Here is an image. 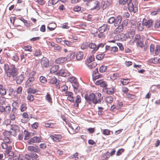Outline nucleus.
Wrapping results in <instances>:
<instances>
[{
    "instance_id": "36",
    "label": "nucleus",
    "mask_w": 160,
    "mask_h": 160,
    "mask_svg": "<svg viewBox=\"0 0 160 160\" xmlns=\"http://www.w3.org/2000/svg\"><path fill=\"white\" fill-rule=\"evenodd\" d=\"M68 80L71 83H73L74 82H75L77 80V78L75 77L72 76V77H69L68 78Z\"/></svg>"
},
{
    "instance_id": "27",
    "label": "nucleus",
    "mask_w": 160,
    "mask_h": 160,
    "mask_svg": "<svg viewBox=\"0 0 160 160\" xmlns=\"http://www.w3.org/2000/svg\"><path fill=\"white\" fill-rule=\"evenodd\" d=\"M160 27V19H157L155 22L154 28L155 29L158 28Z\"/></svg>"
},
{
    "instance_id": "64",
    "label": "nucleus",
    "mask_w": 160,
    "mask_h": 160,
    "mask_svg": "<svg viewBox=\"0 0 160 160\" xmlns=\"http://www.w3.org/2000/svg\"><path fill=\"white\" fill-rule=\"evenodd\" d=\"M155 46L154 44H151L150 46V51L151 52H153L154 50Z\"/></svg>"
},
{
    "instance_id": "11",
    "label": "nucleus",
    "mask_w": 160,
    "mask_h": 160,
    "mask_svg": "<svg viewBox=\"0 0 160 160\" xmlns=\"http://www.w3.org/2000/svg\"><path fill=\"white\" fill-rule=\"evenodd\" d=\"M76 55V53L75 52H70L66 57L67 58V61H70L73 59Z\"/></svg>"
},
{
    "instance_id": "30",
    "label": "nucleus",
    "mask_w": 160,
    "mask_h": 160,
    "mask_svg": "<svg viewBox=\"0 0 160 160\" xmlns=\"http://www.w3.org/2000/svg\"><path fill=\"white\" fill-rule=\"evenodd\" d=\"M156 49L154 50L155 53L156 55H157L159 54L160 52V45H157L156 46Z\"/></svg>"
},
{
    "instance_id": "20",
    "label": "nucleus",
    "mask_w": 160,
    "mask_h": 160,
    "mask_svg": "<svg viewBox=\"0 0 160 160\" xmlns=\"http://www.w3.org/2000/svg\"><path fill=\"white\" fill-rule=\"evenodd\" d=\"M104 52L101 53L97 54L96 57V58L98 60H102L104 58L105 54Z\"/></svg>"
},
{
    "instance_id": "23",
    "label": "nucleus",
    "mask_w": 160,
    "mask_h": 160,
    "mask_svg": "<svg viewBox=\"0 0 160 160\" xmlns=\"http://www.w3.org/2000/svg\"><path fill=\"white\" fill-rule=\"evenodd\" d=\"M113 100V98L112 96H107L106 98L105 101L108 103H111L112 102Z\"/></svg>"
},
{
    "instance_id": "46",
    "label": "nucleus",
    "mask_w": 160,
    "mask_h": 160,
    "mask_svg": "<svg viewBox=\"0 0 160 160\" xmlns=\"http://www.w3.org/2000/svg\"><path fill=\"white\" fill-rule=\"evenodd\" d=\"M118 48L116 46H113L111 47L110 51L111 52H115L118 51Z\"/></svg>"
},
{
    "instance_id": "38",
    "label": "nucleus",
    "mask_w": 160,
    "mask_h": 160,
    "mask_svg": "<svg viewBox=\"0 0 160 160\" xmlns=\"http://www.w3.org/2000/svg\"><path fill=\"white\" fill-rule=\"evenodd\" d=\"M27 104L26 103H23L21 105L20 107V110L21 112H23L27 109Z\"/></svg>"
},
{
    "instance_id": "26",
    "label": "nucleus",
    "mask_w": 160,
    "mask_h": 160,
    "mask_svg": "<svg viewBox=\"0 0 160 160\" xmlns=\"http://www.w3.org/2000/svg\"><path fill=\"white\" fill-rule=\"evenodd\" d=\"M95 60L94 55L92 54L90 55L87 60V62L89 63L93 61H94Z\"/></svg>"
},
{
    "instance_id": "29",
    "label": "nucleus",
    "mask_w": 160,
    "mask_h": 160,
    "mask_svg": "<svg viewBox=\"0 0 160 160\" xmlns=\"http://www.w3.org/2000/svg\"><path fill=\"white\" fill-rule=\"evenodd\" d=\"M102 77V75L100 73H99L98 75L95 76L94 77H93V75L92 74V80L93 82H95L97 79L101 78Z\"/></svg>"
},
{
    "instance_id": "57",
    "label": "nucleus",
    "mask_w": 160,
    "mask_h": 160,
    "mask_svg": "<svg viewBox=\"0 0 160 160\" xmlns=\"http://www.w3.org/2000/svg\"><path fill=\"white\" fill-rule=\"evenodd\" d=\"M42 54V52L40 50H36L34 54V56L36 57L39 56Z\"/></svg>"
},
{
    "instance_id": "10",
    "label": "nucleus",
    "mask_w": 160,
    "mask_h": 160,
    "mask_svg": "<svg viewBox=\"0 0 160 160\" xmlns=\"http://www.w3.org/2000/svg\"><path fill=\"white\" fill-rule=\"evenodd\" d=\"M113 32L115 34H118L122 32L124 28L121 25H119Z\"/></svg>"
},
{
    "instance_id": "17",
    "label": "nucleus",
    "mask_w": 160,
    "mask_h": 160,
    "mask_svg": "<svg viewBox=\"0 0 160 160\" xmlns=\"http://www.w3.org/2000/svg\"><path fill=\"white\" fill-rule=\"evenodd\" d=\"M105 90H106L107 93L108 95L112 94L115 92V89L113 88H106Z\"/></svg>"
},
{
    "instance_id": "28",
    "label": "nucleus",
    "mask_w": 160,
    "mask_h": 160,
    "mask_svg": "<svg viewBox=\"0 0 160 160\" xmlns=\"http://www.w3.org/2000/svg\"><path fill=\"white\" fill-rule=\"evenodd\" d=\"M73 83V84H72V86L73 88V90H78L79 87V83L78 82L77 80L74 82Z\"/></svg>"
},
{
    "instance_id": "49",
    "label": "nucleus",
    "mask_w": 160,
    "mask_h": 160,
    "mask_svg": "<svg viewBox=\"0 0 160 160\" xmlns=\"http://www.w3.org/2000/svg\"><path fill=\"white\" fill-rule=\"evenodd\" d=\"M88 47V43L87 42L85 43H83L82 45L81 48L82 49L84 50L86 49H87Z\"/></svg>"
},
{
    "instance_id": "13",
    "label": "nucleus",
    "mask_w": 160,
    "mask_h": 160,
    "mask_svg": "<svg viewBox=\"0 0 160 160\" xmlns=\"http://www.w3.org/2000/svg\"><path fill=\"white\" fill-rule=\"evenodd\" d=\"M24 79L23 74H21L20 75L16 77V83L18 84H20L23 81Z\"/></svg>"
},
{
    "instance_id": "39",
    "label": "nucleus",
    "mask_w": 160,
    "mask_h": 160,
    "mask_svg": "<svg viewBox=\"0 0 160 160\" xmlns=\"http://www.w3.org/2000/svg\"><path fill=\"white\" fill-rule=\"evenodd\" d=\"M4 66V69L5 72L7 73V76H8L9 78L11 77L12 76V74H11V73H10V72H9L8 71H7L6 64H5Z\"/></svg>"
},
{
    "instance_id": "35",
    "label": "nucleus",
    "mask_w": 160,
    "mask_h": 160,
    "mask_svg": "<svg viewBox=\"0 0 160 160\" xmlns=\"http://www.w3.org/2000/svg\"><path fill=\"white\" fill-rule=\"evenodd\" d=\"M46 100L49 102H52V98H51V95L48 93H47L46 96Z\"/></svg>"
},
{
    "instance_id": "41",
    "label": "nucleus",
    "mask_w": 160,
    "mask_h": 160,
    "mask_svg": "<svg viewBox=\"0 0 160 160\" xmlns=\"http://www.w3.org/2000/svg\"><path fill=\"white\" fill-rule=\"evenodd\" d=\"M103 97L99 98L98 100L95 98L94 101H93V103L95 104H96L97 103H100Z\"/></svg>"
},
{
    "instance_id": "53",
    "label": "nucleus",
    "mask_w": 160,
    "mask_h": 160,
    "mask_svg": "<svg viewBox=\"0 0 160 160\" xmlns=\"http://www.w3.org/2000/svg\"><path fill=\"white\" fill-rule=\"evenodd\" d=\"M27 98L30 102L33 101L34 99L33 96L32 95H28L27 96Z\"/></svg>"
},
{
    "instance_id": "61",
    "label": "nucleus",
    "mask_w": 160,
    "mask_h": 160,
    "mask_svg": "<svg viewBox=\"0 0 160 160\" xmlns=\"http://www.w3.org/2000/svg\"><path fill=\"white\" fill-rule=\"evenodd\" d=\"M40 31L42 32H45L46 31V26L44 24L41 25L40 28Z\"/></svg>"
},
{
    "instance_id": "37",
    "label": "nucleus",
    "mask_w": 160,
    "mask_h": 160,
    "mask_svg": "<svg viewBox=\"0 0 160 160\" xmlns=\"http://www.w3.org/2000/svg\"><path fill=\"white\" fill-rule=\"evenodd\" d=\"M6 93V90L5 88H3V87L0 89V94L2 96H4Z\"/></svg>"
},
{
    "instance_id": "45",
    "label": "nucleus",
    "mask_w": 160,
    "mask_h": 160,
    "mask_svg": "<svg viewBox=\"0 0 160 160\" xmlns=\"http://www.w3.org/2000/svg\"><path fill=\"white\" fill-rule=\"evenodd\" d=\"M12 146H8L5 148L6 149L5 152L7 154H9L11 152V150L12 149Z\"/></svg>"
},
{
    "instance_id": "18",
    "label": "nucleus",
    "mask_w": 160,
    "mask_h": 160,
    "mask_svg": "<svg viewBox=\"0 0 160 160\" xmlns=\"http://www.w3.org/2000/svg\"><path fill=\"white\" fill-rule=\"evenodd\" d=\"M59 66L58 65H54L52 66L50 69V72L51 73H53L55 72L59 69Z\"/></svg>"
},
{
    "instance_id": "32",
    "label": "nucleus",
    "mask_w": 160,
    "mask_h": 160,
    "mask_svg": "<svg viewBox=\"0 0 160 160\" xmlns=\"http://www.w3.org/2000/svg\"><path fill=\"white\" fill-rule=\"evenodd\" d=\"M136 45L137 47H139L141 48H142L144 46L143 42L141 41L136 42Z\"/></svg>"
},
{
    "instance_id": "44",
    "label": "nucleus",
    "mask_w": 160,
    "mask_h": 160,
    "mask_svg": "<svg viewBox=\"0 0 160 160\" xmlns=\"http://www.w3.org/2000/svg\"><path fill=\"white\" fill-rule=\"evenodd\" d=\"M114 20L115 17H112L108 19L107 22L108 23L112 24L114 22Z\"/></svg>"
},
{
    "instance_id": "47",
    "label": "nucleus",
    "mask_w": 160,
    "mask_h": 160,
    "mask_svg": "<svg viewBox=\"0 0 160 160\" xmlns=\"http://www.w3.org/2000/svg\"><path fill=\"white\" fill-rule=\"evenodd\" d=\"M88 46L90 48L93 49L96 48L97 45L95 43L91 42L88 44Z\"/></svg>"
},
{
    "instance_id": "60",
    "label": "nucleus",
    "mask_w": 160,
    "mask_h": 160,
    "mask_svg": "<svg viewBox=\"0 0 160 160\" xmlns=\"http://www.w3.org/2000/svg\"><path fill=\"white\" fill-rule=\"evenodd\" d=\"M118 76L119 74L118 73H115L111 77V78L112 79L115 80L118 77Z\"/></svg>"
},
{
    "instance_id": "3",
    "label": "nucleus",
    "mask_w": 160,
    "mask_h": 160,
    "mask_svg": "<svg viewBox=\"0 0 160 160\" xmlns=\"http://www.w3.org/2000/svg\"><path fill=\"white\" fill-rule=\"evenodd\" d=\"M142 22V24L146 26L148 28H150L153 26V20L152 19L147 20L145 18H144Z\"/></svg>"
},
{
    "instance_id": "59",
    "label": "nucleus",
    "mask_w": 160,
    "mask_h": 160,
    "mask_svg": "<svg viewBox=\"0 0 160 160\" xmlns=\"http://www.w3.org/2000/svg\"><path fill=\"white\" fill-rule=\"evenodd\" d=\"M88 142L89 144L91 145H95L94 146H95L96 143L93 140L90 139L88 140Z\"/></svg>"
},
{
    "instance_id": "40",
    "label": "nucleus",
    "mask_w": 160,
    "mask_h": 160,
    "mask_svg": "<svg viewBox=\"0 0 160 160\" xmlns=\"http://www.w3.org/2000/svg\"><path fill=\"white\" fill-rule=\"evenodd\" d=\"M129 2V0H119L118 3L119 4L122 5H124L126 3Z\"/></svg>"
},
{
    "instance_id": "4",
    "label": "nucleus",
    "mask_w": 160,
    "mask_h": 160,
    "mask_svg": "<svg viewBox=\"0 0 160 160\" xmlns=\"http://www.w3.org/2000/svg\"><path fill=\"white\" fill-rule=\"evenodd\" d=\"M34 146H29L27 147L28 151L32 152L35 153H38L40 151V149L38 147L36 144H34Z\"/></svg>"
},
{
    "instance_id": "14",
    "label": "nucleus",
    "mask_w": 160,
    "mask_h": 160,
    "mask_svg": "<svg viewBox=\"0 0 160 160\" xmlns=\"http://www.w3.org/2000/svg\"><path fill=\"white\" fill-rule=\"evenodd\" d=\"M67 61V58L66 57H60L57 59L55 61V62L58 64L63 63Z\"/></svg>"
},
{
    "instance_id": "25",
    "label": "nucleus",
    "mask_w": 160,
    "mask_h": 160,
    "mask_svg": "<svg viewBox=\"0 0 160 160\" xmlns=\"http://www.w3.org/2000/svg\"><path fill=\"white\" fill-rule=\"evenodd\" d=\"M110 156L109 152L108 151H107L106 152L104 153L102 156V157L103 158L102 160H107Z\"/></svg>"
},
{
    "instance_id": "54",
    "label": "nucleus",
    "mask_w": 160,
    "mask_h": 160,
    "mask_svg": "<svg viewBox=\"0 0 160 160\" xmlns=\"http://www.w3.org/2000/svg\"><path fill=\"white\" fill-rule=\"evenodd\" d=\"M25 158L27 160H32V159H33L31 154L30 155L28 154H26L25 155Z\"/></svg>"
},
{
    "instance_id": "1",
    "label": "nucleus",
    "mask_w": 160,
    "mask_h": 160,
    "mask_svg": "<svg viewBox=\"0 0 160 160\" xmlns=\"http://www.w3.org/2000/svg\"><path fill=\"white\" fill-rule=\"evenodd\" d=\"M128 7L129 11L131 12H133L134 13L137 12L138 11V8L135 7L132 2V0H129V2L127 4Z\"/></svg>"
},
{
    "instance_id": "58",
    "label": "nucleus",
    "mask_w": 160,
    "mask_h": 160,
    "mask_svg": "<svg viewBox=\"0 0 160 160\" xmlns=\"http://www.w3.org/2000/svg\"><path fill=\"white\" fill-rule=\"evenodd\" d=\"M12 59L13 61H15L16 62H17L19 60V57L15 53V54H14V55L12 57Z\"/></svg>"
},
{
    "instance_id": "12",
    "label": "nucleus",
    "mask_w": 160,
    "mask_h": 160,
    "mask_svg": "<svg viewBox=\"0 0 160 160\" xmlns=\"http://www.w3.org/2000/svg\"><path fill=\"white\" fill-rule=\"evenodd\" d=\"M41 63L43 67L47 68L49 65V61L48 59H42L41 61Z\"/></svg>"
},
{
    "instance_id": "5",
    "label": "nucleus",
    "mask_w": 160,
    "mask_h": 160,
    "mask_svg": "<svg viewBox=\"0 0 160 160\" xmlns=\"http://www.w3.org/2000/svg\"><path fill=\"white\" fill-rule=\"evenodd\" d=\"M96 95L94 93L92 92L90 93L88 95V94H86L84 96V98L86 101H94Z\"/></svg>"
},
{
    "instance_id": "43",
    "label": "nucleus",
    "mask_w": 160,
    "mask_h": 160,
    "mask_svg": "<svg viewBox=\"0 0 160 160\" xmlns=\"http://www.w3.org/2000/svg\"><path fill=\"white\" fill-rule=\"evenodd\" d=\"M40 80L42 83H45L47 82V79L45 77L41 76L39 78Z\"/></svg>"
},
{
    "instance_id": "52",
    "label": "nucleus",
    "mask_w": 160,
    "mask_h": 160,
    "mask_svg": "<svg viewBox=\"0 0 160 160\" xmlns=\"http://www.w3.org/2000/svg\"><path fill=\"white\" fill-rule=\"evenodd\" d=\"M110 131L108 129H105L102 131V133L105 135H109Z\"/></svg>"
},
{
    "instance_id": "56",
    "label": "nucleus",
    "mask_w": 160,
    "mask_h": 160,
    "mask_svg": "<svg viewBox=\"0 0 160 160\" xmlns=\"http://www.w3.org/2000/svg\"><path fill=\"white\" fill-rule=\"evenodd\" d=\"M38 126V124L37 122H35L31 125V127L33 129H37Z\"/></svg>"
},
{
    "instance_id": "50",
    "label": "nucleus",
    "mask_w": 160,
    "mask_h": 160,
    "mask_svg": "<svg viewBox=\"0 0 160 160\" xmlns=\"http://www.w3.org/2000/svg\"><path fill=\"white\" fill-rule=\"evenodd\" d=\"M24 133L25 134V138L26 137H28L29 138L31 136V133L27 131L25 129L24 131Z\"/></svg>"
},
{
    "instance_id": "31",
    "label": "nucleus",
    "mask_w": 160,
    "mask_h": 160,
    "mask_svg": "<svg viewBox=\"0 0 160 160\" xmlns=\"http://www.w3.org/2000/svg\"><path fill=\"white\" fill-rule=\"evenodd\" d=\"M24 50L25 51H28L30 52L32 51V47L31 46L27 45L24 46Z\"/></svg>"
},
{
    "instance_id": "34",
    "label": "nucleus",
    "mask_w": 160,
    "mask_h": 160,
    "mask_svg": "<svg viewBox=\"0 0 160 160\" xmlns=\"http://www.w3.org/2000/svg\"><path fill=\"white\" fill-rule=\"evenodd\" d=\"M81 7L80 6L76 5L73 8V10L75 12H78L81 10Z\"/></svg>"
},
{
    "instance_id": "51",
    "label": "nucleus",
    "mask_w": 160,
    "mask_h": 160,
    "mask_svg": "<svg viewBox=\"0 0 160 160\" xmlns=\"http://www.w3.org/2000/svg\"><path fill=\"white\" fill-rule=\"evenodd\" d=\"M45 126L47 128H54V126L53 123H45Z\"/></svg>"
},
{
    "instance_id": "62",
    "label": "nucleus",
    "mask_w": 160,
    "mask_h": 160,
    "mask_svg": "<svg viewBox=\"0 0 160 160\" xmlns=\"http://www.w3.org/2000/svg\"><path fill=\"white\" fill-rule=\"evenodd\" d=\"M157 60V58H151L148 60V61L151 63H152L155 64L156 62H157L156 60Z\"/></svg>"
},
{
    "instance_id": "22",
    "label": "nucleus",
    "mask_w": 160,
    "mask_h": 160,
    "mask_svg": "<svg viewBox=\"0 0 160 160\" xmlns=\"http://www.w3.org/2000/svg\"><path fill=\"white\" fill-rule=\"evenodd\" d=\"M4 113L5 114H9L11 110V108L9 106H6L4 107Z\"/></svg>"
},
{
    "instance_id": "63",
    "label": "nucleus",
    "mask_w": 160,
    "mask_h": 160,
    "mask_svg": "<svg viewBox=\"0 0 160 160\" xmlns=\"http://www.w3.org/2000/svg\"><path fill=\"white\" fill-rule=\"evenodd\" d=\"M107 86V82L106 81H103V80L101 82L100 86L102 88H104Z\"/></svg>"
},
{
    "instance_id": "24",
    "label": "nucleus",
    "mask_w": 160,
    "mask_h": 160,
    "mask_svg": "<svg viewBox=\"0 0 160 160\" xmlns=\"http://www.w3.org/2000/svg\"><path fill=\"white\" fill-rule=\"evenodd\" d=\"M58 80L57 78L55 77L52 78L50 80L49 83L52 84H56L58 82Z\"/></svg>"
},
{
    "instance_id": "16",
    "label": "nucleus",
    "mask_w": 160,
    "mask_h": 160,
    "mask_svg": "<svg viewBox=\"0 0 160 160\" xmlns=\"http://www.w3.org/2000/svg\"><path fill=\"white\" fill-rule=\"evenodd\" d=\"M8 140V141H5V140H3L4 142H2L1 145L2 149H5V148L8 146V145L7 144V143L10 144L11 143V141L10 140V139Z\"/></svg>"
},
{
    "instance_id": "55",
    "label": "nucleus",
    "mask_w": 160,
    "mask_h": 160,
    "mask_svg": "<svg viewBox=\"0 0 160 160\" xmlns=\"http://www.w3.org/2000/svg\"><path fill=\"white\" fill-rule=\"evenodd\" d=\"M127 96L129 98L131 99H135V96L134 95L129 93L127 94Z\"/></svg>"
},
{
    "instance_id": "19",
    "label": "nucleus",
    "mask_w": 160,
    "mask_h": 160,
    "mask_svg": "<svg viewBox=\"0 0 160 160\" xmlns=\"http://www.w3.org/2000/svg\"><path fill=\"white\" fill-rule=\"evenodd\" d=\"M56 75L58 76L66 77V75L65 74L64 71L62 69H60L56 73Z\"/></svg>"
},
{
    "instance_id": "8",
    "label": "nucleus",
    "mask_w": 160,
    "mask_h": 160,
    "mask_svg": "<svg viewBox=\"0 0 160 160\" xmlns=\"http://www.w3.org/2000/svg\"><path fill=\"white\" fill-rule=\"evenodd\" d=\"M51 138L53 141L57 142H60L59 139L62 138V136L60 134H54L50 136Z\"/></svg>"
},
{
    "instance_id": "9",
    "label": "nucleus",
    "mask_w": 160,
    "mask_h": 160,
    "mask_svg": "<svg viewBox=\"0 0 160 160\" xmlns=\"http://www.w3.org/2000/svg\"><path fill=\"white\" fill-rule=\"evenodd\" d=\"M122 20V17L120 15H118L117 17H115V22L114 25L115 27L117 26L118 25L120 24Z\"/></svg>"
},
{
    "instance_id": "6",
    "label": "nucleus",
    "mask_w": 160,
    "mask_h": 160,
    "mask_svg": "<svg viewBox=\"0 0 160 160\" xmlns=\"http://www.w3.org/2000/svg\"><path fill=\"white\" fill-rule=\"evenodd\" d=\"M7 71L12 74V77H16L17 75L18 69L17 68H10L7 64H6Z\"/></svg>"
},
{
    "instance_id": "15",
    "label": "nucleus",
    "mask_w": 160,
    "mask_h": 160,
    "mask_svg": "<svg viewBox=\"0 0 160 160\" xmlns=\"http://www.w3.org/2000/svg\"><path fill=\"white\" fill-rule=\"evenodd\" d=\"M76 58L77 60L78 61H79L82 60L83 57V54L82 52L81 51H79L76 53Z\"/></svg>"
},
{
    "instance_id": "33",
    "label": "nucleus",
    "mask_w": 160,
    "mask_h": 160,
    "mask_svg": "<svg viewBox=\"0 0 160 160\" xmlns=\"http://www.w3.org/2000/svg\"><path fill=\"white\" fill-rule=\"evenodd\" d=\"M130 21L128 19H126L124 20L121 25L124 28V27L126 26Z\"/></svg>"
},
{
    "instance_id": "7",
    "label": "nucleus",
    "mask_w": 160,
    "mask_h": 160,
    "mask_svg": "<svg viewBox=\"0 0 160 160\" xmlns=\"http://www.w3.org/2000/svg\"><path fill=\"white\" fill-rule=\"evenodd\" d=\"M65 93L67 94L68 97L67 98V100H68L72 102H74V97L73 96V94L72 92L66 91Z\"/></svg>"
},
{
    "instance_id": "42",
    "label": "nucleus",
    "mask_w": 160,
    "mask_h": 160,
    "mask_svg": "<svg viewBox=\"0 0 160 160\" xmlns=\"http://www.w3.org/2000/svg\"><path fill=\"white\" fill-rule=\"evenodd\" d=\"M124 151V149L122 148L119 149L116 152L117 156H120Z\"/></svg>"
},
{
    "instance_id": "48",
    "label": "nucleus",
    "mask_w": 160,
    "mask_h": 160,
    "mask_svg": "<svg viewBox=\"0 0 160 160\" xmlns=\"http://www.w3.org/2000/svg\"><path fill=\"white\" fill-rule=\"evenodd\" d=\"M117 45L119 48V50L121 51H123L124 50V47L122 44L120 42H117Z\"/></svg>"
},
{
    "instance_id": "21",
    "label": "nucleus",
    "mask_w": 160,
    "mask_h": 160,
    "mask_svg": "<svg viewBox=\"0 0 160 160\" xmlns=\"http://www.w3.org/2000/svg\"><path fill=\"white\" fill-rule=\"evenodd\" d=\"M38 91L36 89L30 87L27 89V92L28 93L35 94Z\"/></svg>"
},
{
    "instance_id": "2",
    "label": "nucleus",
    "mask_w": 160,
    "mask_h": 160,
    "mask_svg": "<svg viewBox=\"0 0 160 160\" xmlns=\"http://www.w3.org/2000/svg\"><path fill=\"white\" fill-rule=\"evenodd\" d=\"M42 139L41 137L34 136L31 138L27 142L29 145H32L33 143H36L41 142Z\"/></svg>"
}]
</instances>
